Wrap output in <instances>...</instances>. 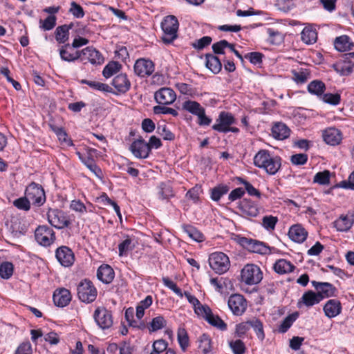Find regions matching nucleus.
I'll return each mask as SVG.
<instances>
[{
  "instance_id": "obj_59",
  "label": "nucleus",
  "mask_w": 354,
  "mask_h": 354,
  "mask_svg": "<svg viewBox=\"0 0 354 354\" xmlns=\"http://www.w3.org/2000/svg\"><path fill=\"white\" fill-rule=\"evenodd\" d=\"M212 41V39L209 36H204L202 38L196 41L193 44V47L198 50H201L205 47L209 46Z\"/></svg>"
},
{
  "instance_id": "obj_36",
  "label": "nucleus",
  "mask_w": 354,
  "mask_h": 354,
  "mask_svg": "<svg viewBox=\"0 0 354 354\" xmlns=\"http://www.w3.org/2000/svg\"><path fill=\"white\" fill-rule=\"evenodd\" d=\"M184 232L193 240L201 242L203 240V234L199 232L196 227L192 225H183Z\"/></svg>"
},
{
  "instance_id": "obj_20",
  "label": "nucleus",
  "mask_w": 354,
  "mask_h": 354,
  "mask_svg": "<svg viewBox=\"0 0 354 354\" xmlns=\"http://www.w3.org/2000/svg\"><path fill=\"white\" fill-rule=\"evenodd\" d=\"M289 238L297 243H303L307 238V231L299 224L291 226L288 231Z\"/></svg>"
},
{
  "instance_id": "obj_7",
  "label": "nucleus",
  "mask_w": 354,
  "mask_h": 354,
  "mask_svg": "<svg viewBox=\"0 0 354 354\" xmlns=\"http://www.w3.org/2000/svg\"><path fill=\"white\" fill-rule=\"evenodd\" d=\"M47 218L49 223L57 229L67 227L71 224V221L65 213L57 209H49Z\"/></svg>"
},
{
  "instance_id": "obj_49",
  "label": "nucleus",
  "mask_w": 354,
  "mask_h": 354,
  "mask_svg": "<svg viewBox=\"0 0 354 354\" xmlns=\"http://www.w3.org/2000/svg\"><path fill=\"white\" fill-rule=\"evenodd\" d=\"M159 195L162 199H167L174 196L171 187L165 183H161L159 185Z\"/></svg>"
},
{
  "instance_id": "obj_27",
  "label": "nucleus",
  "mask_w": 354,
  "mask_h": 354,
  "mask_svg": "<svg viewBox=\"0 0 354 354\" xmlns=\"http://www.w3.org/2000/svg\"><path fill=\"white\" fill-rule=\"evenodd\" d=\"M205 65L214 74L218 73L222 68L220 59L213 54L205 55Z\"/></svg>"
},
{
  "instance_id": "obj_33",
  "label": "nucleus",
  "mask_w": 354,
  "mask_h": 354,
  "mask_svg": "<svg viewBox=\"0 0 354 354\" xmlns=\"http://www.w3.org/2000/svg\"><path fill=\"white\" fill-rule=\"evenodd\" d=\"M325 89L324 83L320 80H314L308 86V92L318 96H322Z\"/></svg>"
},
{
  "instance_id": "obj_30",
  "label": "nucleus",
  "mask_w": 354,
  "mask_h": 354,
  "mask_svg": "<svg viewBox=\"0 0 354 354\" xmlns=\"http://www.w3.org/2000/svg\"><path fill=\"white\" fill-rule=\"evenodd\" d=\"M334 46L338 51L344 52L351 50L353 44L350 42L348 36L342 35L335 39Z\"/></svg>"
},
{
  "instance_id": "obj_13",
  "label": "nucleus",
  "mask_w": 354,
  "mask_h": 354,
  "mask_svg": "<svg viewBox=\"0 0 354 354\" xmlns=\"http://www.w3.org/2000/svg\"><path fill=\"white\" fill-rule=\"evenodd\" d=\"M129 149L138 158H147L150 153V147L142 138L134 140L131 143Z\"/></svg>"
},
{
  "instance_id": "obj_37",
  "label": "nucleus",
  "mask_w": 354,
  "mask_h": 354,
  "mask_svg": "<svg viewBox=\"0 0 354 354\" xmlns=\"http://www.w3.org/2000/svg\"><path fill=\"white\" fill-rule=\"evenodd\" d=\"M298 316V313H294L287 316L280 324L279 331L282 333H286L297 319Z\"/></svg>"
},
{
  "instance_id": "obj_2",
  "label": "nucleus",
  "mask_w": 354,
  "mask_h": 354,
  "mask_svg": "<svg viewBox=\"0 0 354 354\" xmlns=\"http://www.w3.org/2000/svg\"><path fill=\"white\" fill-rule=\"evenodd\" d=\"M178 21L174 15L165 17L161 23V28L163 31L162 41L165 44L172 43L177 38L178 30Z\"/></svg>"
},
{
  "instance_id": "obj_35",
  "label": "nucleus",
  "mask_w": 354,
  "mask_h": 354,
  "mask_svg": "<svg viewBox=\"0 0 354 354\" xmlns=\"http://www.w3.org/2000/svg\"><path fill=\"white\" fill-rule=\"evenodd\" d=\"M81 84H87L93 90L100 91L103 92L111 93L112 88L108 84L101 83L96 81H90L87 80H82Z\"/></svg>"
},
{
  "instance_id": "obj_53",
  "label": "nucleus",
  "mask_w": 354,
  "mask_h": 354,
  "mask_svg": "<svg viewBox=\"0 0 354 354\" xmlns=\"http://www.w3.org/2000/svg\"><path fill=\"white\" fill-rule=\"evenodd\" d=\"M229 346L234 354H244L245 352V346L241 339L230 342Z\"/></svg>"
},
{
  "instance_id": "obj_56",
  "label": "nucleus",
  "mask_w": 354,
  "mask_h": 354,
  "mask_svg": "<svg viewBox=\"0 0 354 354\" xmlns=\"http://www.w3.org/2000/svg\"><path fill=\"white\" fill-rule=\"evenodd\" d=\"M153 113L155 114H171L173 116H177L178 113L172 108L165 106L164 105L155 106L153 107Z\"/></svg>"
},
{
  "instance_id": "obj_57",
  "label": "nucleus",
  "mask_w": 354,
  "mask_h": 354,
  "mask_svg": "<svg viewBox=\"0 0 354 354\" xmlns=\"http://www.w3.org/2000/svg\"><path fill=\"white\" fill-rule=\"evenodd\" d=\"M194 311L198 315L204 317L205 320L207 317H209L212 313V310L208 306L202 305L201 303L194 308Z\"/></svg>"
},
{
  "instance_id": "obj_24",
  "label": "nucleus",
  "mask_w": 354,
  "mask_h": 354,
  "mask_svg": "<svg viewBox=\"0 0 354 354\" xmlns=\"http://www.w3.org/2000/svg\"><path fill=\"white\" fill-rule=\"evenodd\" d=\"M97 277L102 283L109 284L115 278V271L113 267H98Z\"/></svg>"
},
{
  "instance_id": "obj_61",
  "label": "nucleus",
  "mask_w": 354,
  "mask_h": 354,
  "mask_svg": "<svg viewBox=\"0 0 354 354\" xmlns=\"http://www.w3.org/2000/svg\"><path fill=\"white\" fill-rule=\"evenodd\" d=\"M227 46H230V43L223 39L214 43L212 48L215 54H224V49Z\"/></svg>"
},
{
  "instance_id": "obj_12",
  "label": "nucleus",
  "mask_w": 354,
  "mask_h": 354,
  "mask_svg": "<svg viewBox=\"0 0 354 354\" xmlns=\"http://www.w3.org/2000/svg\"><path fill=\"white\" fill-rule=\"evenodd\" d=\"M154 98L159 104L167 105L172 104L176 100V95L171 88L163 87L155 93Z\"/></svg>"
},
{
  "instance_id": "obj_8",
  "label": "nucleus",
  "mask_w": 354,
  "mask_h": 354,
  "mask_svg": "<svg viewBox=\"0 0 354 354\" xmlns=\"http://www.w3.org/2000/svg\"><path fill=\"white\" fill-rule=\"evenodd\" d=\"M241 281L248 285L259 283L263 279L259 267H243L241 270Z\"/></svg>"
},
{
  "instance_id": "obj_16",
  "label": "nucleus",
  "mask_w": 354,
  "mask_h": 354,
  "mask_svg": "<svg viewBox=\"0 0 354 354\" xmlns=\"http://www.w3.org/2000/svg\"><path fill=\"white\" fill-rule=\"evenodd\" d=\"M312 285L317 290V294L322 297V300L325 298L335 296L337 289L330 283L313 281Z\"/></svg>"
},
{
  "instance_id": "obj_55",
  "label": "nucleus",
  "mask_w": 354,
  "mask_h": 354,
  "mask_svg": "<svg viewBox=\"0 0 354 354\" xmlns=\"http://www.w3.org/2000/svg\"><path fill=\"white\" fill-rule=\"evenodd\" d=\"M322 100L331 105H337L341 100V96L339 93H325L322 96Z\"/></svg>"
},
{
  "instance_id": "obj_43",
  "label": "nucleus",
  "mask_w": 354,
  "mask_h": 354,
  "mask_svg": "<svg viewBox=\"0 0 354 354\" xmlns=\"http://www.w3.org/2000/svg\"><path fill=\"white\" fill-rule=\"evenodd\" d=\"M13 205L17 207L19 210L28 212L30 209V202L28 197L25 196L20 197L15 199L13 203Z\"/></svg>"
},
{
  "instance_id": "obj_14",
  "label": "nucleus",
  "mask_w": 354,
  "mask_h": 354,
  "mask_svg": "<svg viewBox=\"0 0 354 354\" xmlns=\"http://www.w3.org/2000/svg\"><path fill=\"white\" fill-rule=\"evenodd\" d=\"M153 71L154 64L149 59H139L134 64V72L140 77L149 76Z\"/></svg>"
},
{
  "instance_id": "obj_18",
  "label": "nucleus",
  "mask_w": 354,
  "mask_h": 354,
  "mask_svg": "<svg viewBox=\"0 0 354 354\" xmlns=\"http://www.w3.org/2000/svg\"><path fill=\"white\" fill-rule=\"evenodd\" d=\"M322 136L325 142L332 146L339 145L342 139L341 131L334 127H330L324 131Z\"/></svg>"
},
{
  "instance_id": "obj_32",
  "label": "nucleus",
  "mask_w": 354,
  "mask_h": 354,
  "mask_svg": "<svg viewBox=\"0 0 354 354\" xmlns=\"http://www.w3.org/2000/svg\"><path fill=\"white\" fill-rule=\"evenodd\" d=\"M301 39L307 44L316 42L317 33L312 27H305L301 33Z\"/></svg>"
},
{
  "instance_id": "obj_19",
  "label": "nucleus",
  "mask_w": 354,
  "mask_h": 354,
  "mask_svg": "<svg viewBox=\"0 0 354 354\" xmlns=\"http://www.w3.org/2000/svg\"><path fill=\"white\" fill-rule=\"evenodd\" d=\"M53 299L55 306L64 307L71 301V295L68 290L61 288L55 291Z\"/></svg>"
},
{
  "instance_id": "obj_39",
  "label": "nucleus",
  "mask_w": 354,
  "mask_h": 354,
  "mask_svg": "<svg viewBox=\"0 0 354 354\" xmlns=\"http://www.w3.org/2000/svg\"><path fill=\"white\" fill-rule=\"evenodd\" d=\"M183 108L192 114L196 115H198V113L204 109L198 102L191 100H187L183 102Z\"/></svg>"
},
{
  "instance_id": "obj_6",
  "label": "nucleus",
  "mask_w": 354,
  "mask_h": 354,
  "mask_svg": "<svg viewBox=\"0 0 354 354\" xmlns=\"http://www.w3.org/2000/svg\"><path fill=\"white\" fill-rule=\"evenodd\" d=\"M36 241L44 247L50 246L55 240V234L52 228L47 225H39L35 231Z\"/></svg>"
},
{
  "instance_id": "obj_21",
  "label": "nucleus",
  "mask_w": 354,
  "mask_h": 354,
  "mask_svg": "<svg viewBox=\"0 0 354 354\" xmlns=\"http://www.w3.org/2000/svg\"><path fill=\"white\" fill-rule=\"evenodd\" d=\"M112 85L119 93H125L129 90L131 82L126 74L121 73L113 79Z\"/></svg>"
},
{
  "instance_id": "obj_50",
  "label": "nucleus",
  "mask_w": 354,
  "mask_h": 354,
  "mask_svg": "<svg viewBox=\"0 0 354 354\" xmlns=\"http://www.w3.org/2000/svg\"><path fill=\"white\" fill-rule=\"evenodd\" d=\"M68 12L75 18L81 19L85 15L83 8L75 1L71 3V7Z\"/></svg>"
},
{
  "instance_id": "obj_5",
  "label": "nucleus",
  "mask_w": 354,
  "mask_h": 354,
  "mask_svg": "<svg viewBox=\"0 0 354 354\" xmlns=\"http://www.w3.org/2000/svg\"><path fill=\"white\" fill-rule=\"evenodd\" d=\"M25 195L32 204L40 207L46 202V195L43 187L35 183H31L26 189Z\"/></svg>"
},
{
  "instance_id": "obj_63",
  "label": "nucleus",
  "mask_w": 354,
  "mask_h": 354,
  "mask_svg": "<svg viewBox=\"0 0 354 354\" xmlns=\"http://www.w3.org/2000/svg\"><path fill=\"white\" fill-rule=\"evenodd\" d=\"M250 328V320L242 322L236 325V335L239 337L243 336L247 331Z\"/></svg>"
},
{
  "instance_id": "obj_10",
  "label": "nucleus",
  "mask_w": 354,
  "mask_h": 354,
  "mask_svg": "<svg viewBox=\"0 0 354 354\" xmlns=\"http://www.w3.org/2000/svg\"><path fill=\"white\" fill-rule=\"evenodd\" d=\"M234 124H235V119L233 115L229 112L222 111L219 113L212 129L216 131L224 133L230 126Z\"/></svg>"
},
{
  "instance_id": "obj_31",
  "label": "nucleus",
  "mask_w": 354,
  "mask_h": 354,
  "mask_svg": "<svg viewBox=\"0 0 354 354\" xmlns=\"http://www.w3.org/2000/svg\"><path fill=\"white\" fill-rule=\"evenodd\" d=\"M135 248V242L133 239L129 236H127L125 239L123 240L118 245V250L120 256H126Z\"/></svg>"
},
{
  "instance_id": "obj_42",
  "label": "nucleus",
  "mask_w": 354,
  "mask_h": 354,
  "mask_svg": "<svg viewBox=\"0 0 354 354\" xmlns=\"http://www.w3.org/2000/svg\"><path fill=\"white\" fill-rule=\"evenodd\" d=\"M121 68V64L117 62H109L103 69L102 74L106 78L111 77Z\"/></svg>"
},
{
  "instance_id": "obj_62",
  "label": "nucleus",
  "mask_w": 354,
  "mask_h": 354,
  "mask_svg": "<svg viewBox=\"0 0 354 354\" xmlns=\"http://www.w3.org/2000/svg\"><path fill=\"white\" fill-rule=\"evenodd\" d=\"M308 156L305 153H297L291 156L290 161L295 165H303L306 163Z\"/></svg>"
},
{
  "instance_id": "obj_47",
  "label": "nucleus",
  "mask_w": 354,
  "mask_h": 354,
  "mask_svg": "<svg viewBox=\"0 0 354 354\" xmlns=\"http://www.w3.org/2000/svg\"><path fill=\"white\" fill-rule=\"evenodd\" d=\"M56 19L55 15H49L44 20L40 19L39 27L44 30H50L55 26Z\"/></svg>"
},
{
  "instance_id": "obj_34",
  "label": "nucleus",
  "mask_w": 354,
  "mask_h": 354,
  "mask_svg": "<svg viewBox=\"0 0 354 354\" xmlns=\"http://www.w3.org/2000/svg\"><path fill=\"white\" fill-rule=\"evenodd\" d=\"M229 187L225 185H219L211 189L210 197L214 201H218L221 198L229 192Z\"/></svg>"
},
{
  "instance_id": "obj_64",
  "label": "nucleus",
  "mask_w": 354,
  "mask_h": 354,
  "mask_svg": "<svg viewBox=\"0 0 354 354\" xmlns=\"http://www.w3.org/2000/svg\"><path fill=\"white\" fill-rule=\"evenodd\" d=\"M330 270L337 276L340 277L341 279L348 278L352 276L354 272V269H352L351 271H345L342 270L339 267H328Z\"/></svg>"
},
{
  "instance_id": "obj_58",
  "label": "nucleus",
  "mask_w": 354,
  "mask_h": 354,
  "mask_svg": "<svg viewBox=\"0 0 354 354\" xmlns=\"http://www.w3.org/2000/svg\"><path fill=\"white\" fill-rule=\"evenodd\" d=\"M84 164L91 172L95 174L97 176H100L102 174V170L95 163L93 158H86V160H84Z\"/></svg>"
},
{
  "instance_id": "obj_9",
  "label": "nucleus",
  "mask_w": 354,
  "mask_h": 354,
  "mask_svg": "<svg viewBox=\"0 0 354 354\" xmlns=\"http://www.w3.org/2000/svg\"><path fill=\"white\" fill-rule=\"evenodd\" d=\"M93 317L99 327L103 330L109 328L113 325L112 314L104 307L97 308Z\"/></svg>"
},
{
  "instance_id": "obj_60",
  "label": "nucleus",
  "mask_w": 354,
  "mask_h": 354,
  "mask_svg": "<svg viewBox=\"0 0 354 354\" xmlns=\"http://www.w3.org/2000/svg\"><path fill=\"white\" fill-rule=\"evenodd\" d=\"M162 282L164 285L168 288L171 289L174 291L177 295L180 297H183V293L181 290L176 286V284L170 280L168 277H162Z\"/></svg>"
},
{
  "instance_id": "obj_40",
  "label": "nucleus",
  "mask_w": 354,
  "mask_h": 354,
  "mask_svg": "<svg viewBox=\"0 0 354 354\" xmlns=\"http://www.w3.org/2000/svg\"><path fill=\"white\" fill-rule=\"evenodd\" d=\"M55 39L59 44H64L68 39L69 32L66 24L58 26L55 30Z\"/></svg>"
},
{
  "instance_id": "obj_1",
  "label": "nucleus",
  "mask_w": 354,
  "mask_h": 354,
  "mask_svg": "<svg viewBox=\"0 0 354 354\" xmlns=\"http://www.w3.org/2000/svg\"><path fill=\"white\" fill-rule=\"evenodd\" d=\"M281 158L272 156L268 150H260L254 157V164L264 169L270 175L275 174L281 167Z\"/></svg>"
},
{
  "instance_id": "obj_17",
  "label": "nucleus",
  "mask_w": 354,
  "mask_h": 354,
  "mask_svg": "<svg viewBox=\"0 0 354 354\" xmlns=\"http://www.w3.org/2000/svg\"><path fill=\"white\" fill-rule=\"evenodd\" d=\"M80 58L82 60L87 59L92 64H102L104 57L95 48L88 46L80 50Z\"/></svg>"
},
{
  "instance_id": "obj_54",
  "label": "nucleus",
  "mask_w": 354,
  "mask_h": 354,
  "mask_svg": "<svg viewBox=\"0 0 354 354\" xmlns=\"http://www.w3.org/2000/svg\"><path fill=\"white\" fill-rule=\"evenodd\" d=\"M237 180L241 183L244 185L245 189L247 191L248 194L250 196H255L258 198H260L261 193L258 189L254 188L249 182L244 180L241 177H238Z\"/></svg>"
},
{
  "instance_id": "obj_3",
  "label": "nucleus",
  "mask_w": 354,
  "mask_h": 354,
  "mask_svg": "<svg viewBox=\"0 0 354 354\" xmlns=\"http://www.w3.org/2000/svg\"><path fill=\"white\" fill-rule=\"evenodd\" d=\"M77 296L82 302L89 304L94 301L97 295V291L92 281L88 279L82 281L77 286Z\"/></svg>"
},
{
  "instance_id": "obj_26",
  "label": "nucleus",
  "mask_w": 354,
  "mask_h": 354,
  "mask_svg": "<svg viewBox=\"0 0 354 354\" xmlns=\"http://www.w3.org/2000/svg\"><path fill=\"white\" fill-rule=\"evenodd\" d=\"M209 266H227L230 263L229 257L222 252H215L209 257Z\"/></svg>"
},
{
  "instance_id": "obj_46",
  "label": "nucleus",
  "mask_w": 354,
  "mask_h": 354,
  "mask_svg": "<svg viewBox=\"0 0 354 354\" xmlns=\"http://www.w3.org/2000/svg\"><path fill=\"white\" fill-rule=\"evenodd\" d=\"M166 320L162 316H158L154 317L150 323L149 330L151 332H154L164 328L166 326Z\"/></svg>"
},
{
  "instance_id": "obj_52",
  "label": "nucleus",
  "mask_w": 354,
  "mask_h": 354,
  "mask_svg": "<svg viewBox=\"0 0 354 354\" xmlns=\"http://www.w3.org/2000/svg\"><path fill=\"white\" fill-rule=\"evenodd\" d=\"M206 320L211 325L217 327L218 328L222 330H225L227 328L226 324L218 316L214 315L212 313L209 317H207Z\"/></svg>"
},
{
  "instance_id": "obj_4",
  "label": "nucleus",
  "mask_w": 354,
  "mask_h": 354,
  "mask_svg": "<svg viewBox=\"0 0 354 354\" xmlns=\"http://www.w3.org/2000/svg\"><path fill=\"white\" fill-rule=\"evenodd\" d=\"M235 241L243 248L251 252L266 254L269 252V247L259 241L237 236Z\"/></svg>"
},
{
  "instance_id": "obj_44",
  "label": "nucleus",
  "mask_w": 354,
  "mask_h": 354,
  "mask_svg": "<svg viewBox=\"0 0 354 354\" xmlns=\"http://www.w3.org/2000/svg\"><path fill=\"white\" fill-rule=\"evenodd\" d=\"M198 347L204 354H209L212 351L211 339L206 334H203L199 338Z\"/></svg>"
},
{
  "instance_id": "obj_41",
  "label": "nucleus",
  "mask_w": 354,
  "mask_h": 354,
  "mask_svg": "<svg viewBox=\"0 0 354 354\" xmlns=\"http://www.w3.org/2000/svg\"><path fill=\"white\" fill-rule=\"evenodd\" d=\"M178 342L183 351H185L189 346V337L187 330L184 328H179L177 333Z\"/></svg>"
},
{
  "instance_id": "obj_25",
  "label": "nucleus",
  "mask_w": 354,
  "mask_h": 354,
  "mask_svg": "<svg viewBox=\"0 0 354 354\" xmlns=\"http://www.w3.org/2000/svg\"><path fill=\"white\" fill-rule=\"evenodd\" d=\"M272 134L275 139L283 140L290 136V129L285 124L277 122L272 128Z\"/></svg>"
},
{
  "instance_id": "obj_23",
  "label": "nucleus",
  "mask_w": 354,
  "mask_h": 354,
  "mask_svg": "<svg viewBox=\"0 0 354 354\" xmlns=\"http://www.w3.org/2000/svg\"><path fill=\"white\" fill-rule=\"evenodd\" d=\"M354 223L353 216L341 215L338 219L334 222V226L337 231L347 232Z\"/></svg>"
},
{
  "instance_id": "obj_22",
  "label": "nucleus",
  "mask_w": 354,
  "mask_h": 354,
  "mask_svg": "<svg viewBox=\"0 0 354 354\" xmlns=\"http://www.w3.org/2000/svg\"><path fill=\"white\" fill-rule=\"evenodd\" d=\"M342 310V305L339 300L330 299L324 306V311L326 316L329 318L337 316Z\"/></svg>"
},
{
  "instance_id": "obj_51",
  "label": "nucleus",
  "mask_w": 354,
  "mask_h": 354,
  "mask_svg": "<svg viewBox=\"0 0 354 354\" xmlns=\"http://www.w3.org/2000/svg\"><path fill=\"white\" fill-rule=\"evenodd\" d=\"M157 132L165 140L171 141L175 138L174 134L167 128L165 124L158 125L157 127Z\"/></svg>"
},
{
  "instance_id": "obj_45",
  "label": "nucleus",
  "mask_w": 354,
  "mask_h": 354,
  "mask_svg": "<svg viewBox=\"0 0 354 354\" xmlns=\"http://www.w3.org/2000/svg\"><path fill=\"white\" fill-rule=\"evenodd\" d=\"M330 172L328 170H324L317 173L313 178V182L319 185H328L330 183Z\"/></svg>"
},
{
  "instance_id": "obj_28",
  "label": "nucleus",
  "mask_w": 354,
  "mask_h": 354,
  "mask_svg": "<svg viewBox=\"0 0 354 354\" xmlns=\"http://www.w3.org/2000/svg\"><path fill=\"white\" fill-rule=\"evenodd\" d=\"M322 300V297L313 290H308L304 293L301 297V301L307 307H311L319 304Z\"/></svg>"
},
{
  "instance_id": "obj_29",
  "label": "nucleus",
  "mask_w": 354,
  "mask_h": 354,
  "mask_svg": "<svg viewBox=\"0 0 354 354\" xmlns=\"http://www.w3.org/2000/svg\"><path fill=\"white\" fill-rule=\"evenodd\" d=\"M69 44H65L59 49L61 59L64 61L71 62L80 58V50H76L74 53H70L67 51Z\"/></svg>"
},
{
  "instance_id": "obj_38",
  "label": "nucleus",
  "mask_w": 354,
  "mask_h": 354,
  "mask_svg": "<svg viewBox=\"0 0 354 354\" xmlns=\"http://www.w3.org/2000/svg\"><path fill=\"white\" fill-rule=\"evenodd\" d=\"M250 328H252L256 333L257 337L263 341L265 338V334L263 331V327L262 322L257 319L252 318L250 319Z\"/></svg>"
},
{
  "instance_id": "obj_48",
  "label": "nucleus",
  "mask_w": 354,
  "mask_h": 354,
  "mask_svg": "<svg viewBox=\"0 0 354 354\" xmlns=\"http://www.w3.org/2000/svg\"><path fill=\"white\" fill-rule=\"evenodd\" d=\"M353 65L348 63L333 64L334 69L341 75H348L353 72Z\"/></svg>"
},
{
  "instance_id": "obj_11",
  "label": "nucleus",
  "mask_w": 354,
  "mask_h": 354,
  "mask_svg": "<svg viewBox=\"0 0 354 354\" xmlns=\"http://www.w3.org/2000/svg\"><path fill=\"white\" fill-rule=\"evenodd\" d=\"M227 304L230 309L235 315H241L246 310V301L239 294L231 295L229 297Z\"/></svg>"
},
{
  "instance_id": "obj_15",
  "label": "nucleus",
  "mask_w": 354,
  "mask_h": 354,
  "mask_svg": "<svg viewBox=\"0 0 354 354\" xmlns=\"http://www.w3.org/2000/svg\"><path fill=\"white\" fill-rule=\"evenodd\" d=\"M55 257L61 266H73L75 254L71 249L66 246H61L56 250Z\"/></svg>"
}]
</instances>
